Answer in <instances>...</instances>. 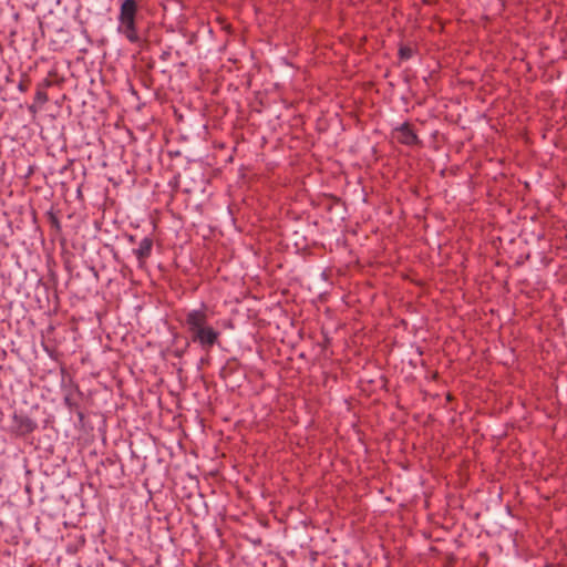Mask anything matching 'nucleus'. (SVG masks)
<instances>
[{
  "label": "nucleus",
  "instance_id": "2",
  "mask_svg": "<svg viewBox=\"0 0 567 567\" xmlns=\"http://www.w3.org/2000/svg\"><path fill=\"white\" fill-rule=\"evenodd\" d=\"M137 2L135 0H123L118 14V31L132 43L140 41L136 29Z\"/></svg>",
  "mask_w": 567,
  "mask_h": 567
},
{
  "label": "nucleus",
  "instance_id": "7",
  "mask_svg": "<svg viewBox=\"0 0 567 567\" xmlns=\"http://www.w3.org/2000/svg\"><path fill=\"white\" fill-rule=\"evenodd\" d=\"M37 100L41 103H45L48 101V96L45 92L38 91L37 92Z\"/></svg>",
  "mask_w": 567,
  "mask_h": 567
},
{
  "label": "nucleus",
  "instance_id": "3",
  "mask_svg": "<svg viewBox=\"0 0 567 567\" xmlns=\"http://www.w3.org/2000/svg\"><path fill=\"white\" fill-rule=\"evenodd\" d=\"M394 138L404 145H415L419 143L417 135L409 123H403L395 130Z\"/></svg>",
  "mask_w": 567,
  "mask_h": 567
},
{
  "label": "nucleus",
  "instance_id": "6",
  "mask_svg": "<svg viewBox=\"0 0 567 567\" xmlns=\"http://www.w3.org/2000/svg\"><path fill=\"white\" fill-rule=\"evenodd\" d=\"M400 56L402 59H409L412 56V50L410 48H401L400 49Z\"/></svg>",
  "mask_w": 567,
  "mask_h": 567
},
{
  "label": "nucleus",
  "instance_id": "1",
  "mask_svg": "<svg viewBox=\"0 0 567 567\" xmlns=\"http://www.w3.org/2000/svg\"><path fill=\"white\" fill-rule=\"evenodd\" d=\"M185 326L194 343L209 351L217 342L220 332L208 324V315L205 306L186 313Z\"/></svg>",
  "mask_w": 567,
  "mask_h": 567
},
{
  "label": "nucleus",
  "instance_id": "4",
  "mask_svg": "<svg viewBox=\"0 0 567 567\" xmlns=\"http://www.w3.org/2000/svg\"><path fill=\"white\" fill-rule=\"evenodd\" d=\"M153 248V240L150 237H145L141 240L138 247L134 249V254L142 266L145 260L151 256Z\"/></svg>",
  "mask_w": 567,
  "mask_h": 567
},
{
  "label": "nucleus",
  "instance_id": "5",
  "mask_svg": "<svg viewBox=\"0 0 567 567\" xmlns=\"http://www.w3.org/2000/svg\"><path fill=\"white\" fill-rule=\"evenodd\" d=\"M37 427V424L34 421H32L30 417H27V416H22L19 419V431L21 433H30L32 431H34V429Z\"/></svg>",
  "mask_w": 567,
  "mask_h": 567
}]
</instances>
